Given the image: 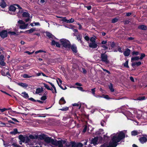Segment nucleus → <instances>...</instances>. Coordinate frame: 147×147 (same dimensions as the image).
<instances>
[{
	"mask_svg": "<svg viewBox=\"0 0 147 147\" xmlns=\"http://www.w3.org/2000/svg\"><path fill=\"white\" fill-rule=\"evenodd\" d=\"M47 143H51L53 145L55 146H58V147H81L83 144L80 143H76L75 141L69 142L67 140H54L49 137L45 138L44 140Z\"/></svg>",
	"mask_w": 147,
	"mask_h": 147,
	"instance_id": "f257e3e1",
	"label": "nucleus"
},
{
	"mask_svg": "<svg viewBox=\"0 0 147 147\" xmlns=\"http://www.w3.org/2000/svg\"><path fill=\"white\" fill-rule=\"evenodd\" d=\"M125 137V134L123 131H122L118 133L117 136H113L112 138L111 141L117 146L118 144L117 143L120 142Z\"/></svg>",
	"mask_w": 147,
	"mask_h": 147,
	"instance_id": "f03ea898",
	"label": "nucleus"
},
{
	"mask_svg": "<svg viewBox=\"0 0 147 147\" xmlns=\"http://www.w3.org/2000/svg\"><path fill=\"white\" fill-rule=\"evenodd\" d=\"M61 44L63 46L66 48L68 49H70V42L68 40L65 39H61L60 40Z\"/></svg>",
	"mask_w": 147,
	"mask_h": 147,
	"instance_id": "7ed1b4c3",
	"label": "nucleus"
},
{
	"mask_svg": "<svg viewBox=\"0 0 147 147\" xmlns=\"http://www.w3.org/2000/svg\"><path fill=\"white\" fill-rule=\"evenodd\" d=\"M106 53V52L104 53H101L100 58L101 61L102 62H105L106 64H108L109 61L108 59V56Z\"/></svg>",
	"mask_w": 147,
	"mask_h": 147,
	"instance_id": "20e7f679",
	"label": "nucleus"
},
{
	"mask_svg": "<svg viewBox=\"0 0 147 147\" xmlns=\"http://www.w3.org/2000/svg\"><path fill=\"white\" fill-rule=\"evenodd\" d=\"M9 13L11 14L15 15L16 8L13 5H11L9 7Z\"/></svg>",
	"mask_w": 147,
	"mask_h": 147,
	"instance_id": "39448f33",
	"label": "nucleus"
},
{
	"mask_svg": "<svg viewBox=\"0 0 147 147\" xmlns=\"http://www.w3.org/2000/svg\"><path fill=\"white\" fill-rule=\"evenodd\" d=\"M8 32L6 30H2L0 32V36L3 39L7 37Z\"/></svg>",
	"mask_w": 147,
	"mask_h": 147,
	"instance_id": "423d86ee",
	"label": "nucleus"
},
{
	"mask_svg": "<svg viewBox=\"0 0 147 147\" xmlns=\"http://www.w3.org/2000/svg\"><path fill=\"white\" fill-rule=\"evenodd\" d=\"M116 146L114 143L111 141V142H110L109 143V144H107L104 143L101 145L100 147H116Z\"/></svg>",
	"mask_w": 147,
	"mask_h": 147,
	"instance_id": "0eeeda50",
	"label": "nucleus"
},
{
	"mask_svg": "<svg viewBox=\"0 0 147 147\" xmlns=\"http://www.w3.org/2000/svg\"><path fill=\"white\" fill-rule=\"evenodd\" d=\"M89 46L90 48H92L93 49H96L98 47V45L95 42H91L89 44Z\"/></svg>",
	"mask_w": 147,
	"mask_h": 147,
	"instance_id": "6e6552de",
	"label": "nucleus"
},
{
	"mask_svg": "<svg viewBox=\"0 0 147 147\" xmlns=\"http://www.w3.org/2000/svg\"><path fill=\"white\" fill-rule=\"evenodd\" d=\"M46 36H48L49 39H57V38H56L54 35H52L50 33L47 32L46 33Z\"/></svg>",
	"mask_w": 147,
	"mask_h": 147,
	"instance_id": "1a4fd4ad",
	"label": "nucleus"
},
{
	"mask_svg": "<svg viewBox=\"0 0 147 147\" xmlns=\"http://www.w3.org/2000/svg\"><path fill=\"white\" fill-rule=\"evenodd\" d=\"M98 140V137H94V138L92 139L90 143L93 144L94 145H95L97 144Z\"/></svg>",
	"mask_w": 147,
	"mask_h": 147,
	"instance_id": "9d476101",
	"label": "nucleus"
},
{
	"mask_svg": "<svg viewBox=\"0 0 147 147\" xmlns=\"http://www.w3.org/2000/svg\"><path fill=\"white\" fill-rule=\"evenodd\" d=\"M140 142L142 144H144L147 141V138L145 137H142L139 139Z\"/></svg>",
	"mask_w": 147,
	"mask_h": 147,
	"instance_id": "9b49d317",
	"label": "nucleus"
},
{
	"mask_svg": "<svg viewBox=\"0 0 147 147\" xmlns=\"http://www.w3.org/2000/svg\"><path fill=\"white\" fill-rule=\"evenodd\" d=\"M130 50L128 48H127L123 52V54L125 56H128L130 53Z\"/></svg>",
	"mask_w": 147,
	"mask_h": 147,
	"instance_id": "f8f14e48",
	"label": "nucleus"
},
{
	"mask_svg": "<svg viewBox=\"0 0 147 147\" xmlns=\"http://www.w3.org/2000/svg\"><path fill=\"white\" fill-rule=\"evenodd\" d=\"M96 88H94L92 89H91V92L92 94L95 97L97 98L98 97L99 98L102 97L101 96L99 95H95V92L96 91Z\"/></svg>",
	"mask_w": 147,
	"mask_h": 147,
	"instance_id": "ddd939ff",
	"label": "nucleus"
},
{
	"mask_svg": "<svg viewBox=\"0 0 147 147\" xmlns=\"http://www.w3.org/2000/svg\"><path fill=\"white\" fill-rule=\"evenodd\" d=\"M70 48L72 51L75 53H77V47L74 45H71L70 44Z\"/></svg>",
	"mask_w": 147,
	"mask_h": 147,
	"instance_id": "4468645a",
	"label": "nucleus"
},
{
	"mask_svg": "<svg viewBox=\"0 0 147 147\" xmlns=\"http://www.w3.org/2000/svg\"><path fill=\"white\" fill-rule=\"evenodd\" d=\"M138 28L142 30H147V26L146 25H142L139 26Z\"/></svg>",
	"mask_w": 147,
	"mask_h": 147,
	"instance_id": "2eb2a0df",
	"label": "nucleus"
},
{
	"mask_svg": "<svg viewBox=\"0 0 147 147\" xmlns=\"http://www.w3.org/2000/svg\"><path fill=\"white\" fill-rule=\"evenodd\" d=\"M43 84L44 85V86L45 88H46L48 90L52 91V92L53 93H54V92L53 91V89L52 88H50L49 86L47 84L45 83H44Z\"/></svg>",
	"mask_w": 147,
	"mask_h": 147,
	"instance_id": "dca6fc26",
	"label": "nucleus"
},
{
	"mask_svg": "<svg viewBox=\"0 0 147 147\" xmlns=\"http://www.w3.org/2000/svg\"><path fill=\"white\" fill-rule=\"evenodd\" d=\"M28 99L34 102H38L41 104H42L44 102L41 101L40 100H36L32 97L29 98Z\"/></svg>",
	"mask_w": 147,
	"mask_h": 147,
	"instance_id": "f3484780",
	"label": "nucleus"
},
{
	"mask_svg": "<svg viewBox=\"0 0 147 147\" xmlns=\"http://www.w3.org/2000/svg\"><path fill=\"white\" fill-rule=\"evenodd\" d=\"M15 5L18 7V8L17 9L19 10L18 11H17V13H21L22 12V7H21L20 6V5L18 4H16Z\"/></svg>",
	"mask_w": 147,
	"mask_h": 147,
	"instance_id": "a211bd4d",
	"label": "nucleus"
},
{
	"mask_svg": "<svg viewBox=\"0 0 147 147\" xmlns=\"http://www.w3.org/2000/svg\"><path fill=\"white\" fill-rule=\"evenodd\" d=\"M11 110L10 111L11 112H16L15 111H13L11 109V108H9L8 109H7V108H4L3 109H0V111L2 113L4 111H5L7 110Z\"/></svg>",
	"mask_w": 147,
	"mask_h": 147,
	"instance_id": "6ab92c4d",
	"label": "nucleus"
},
{
	"mask_svg": "<svg viewBox=\"0 0 147 147\" xmlns=\"http://www.w3.org/2000/svg\"><path fill=\"white\" fill-rule=\"evenodd\" d=\"M66 101L65 100L64 97H62L60 100L59 103L60 105H63L65 103Z\"/></svg>",
	"mask_w": 147,
	"mask_h": 147,
	"instance_id": "aec40b11",
	"label": "nucleus"
},
{
	"mask_svg": "<svg viewBox=\"0 0 147 147\" xmlns=\"http://www.w3.org/2000/svg\"><path fill=\"white\" fill-rule=\"evenodd\" d=\"M7 6V4L5 2V1H1L0 3V6L2 8H5Z\"/></svg>",
	"mask_w": 147,
	"mask_h": 147,
	"instance_id": "412c9836",
	"label": "nucleus"
},
{
	"mask_svg": "<svg viewBox=\"0 0 147 147\" xmlns=\"http://www.w3.org/2000/svg\"><path fill=\"white\" fill-rule=\"evenodd\" d=\"M18 85L20 86L23 87L27 88L28 86V85L26 83L20 82L18 83Z\"/></svg>",
	"mask_w": 147,
	"mask_h": 147,
	"instance_id": "4be33fe9",
	"label": "nucleus"
},
{
	"mask_svg": "<svg viewBox=\"0 0 147 147\" xmlns=\"http://www.w3.org/2000/svg\"><path fill=\"white\" fill-rule=\"evenodd\" d=\"M141 64V62L140 61H139L138 62H136L132 63L131 64V66L134 67L136 65L137 66H138L140 65Z\"/></svg>",
	"mask_w": 147,
	"mask_h": 147,
	"instance_id": "5701e85b",
	"label": "nucleus"
},
{
	"mask_svg": "<svg viewBox=\"0 0 147 147\" xmlns=\"http://www.w3.org/2000/svg\"><path fill=\"white\" fill-rule=\"evenodd\" d=\"M19 139L22 142H24L25 141V138L22 135H20L19 136Z\"/></svg>",
	"mask_w": 147,
	"mask_h": 147,
	"instance_id": "b1692460",
	"label": "nucleus"
},
{
	"mask_svg": "<svg viewBox=\"0 0 147 147\" xmlns=\"http://www.w3.org/2000/svg\"><path fill=\"white\" fill-rule=\"evenodd\" d=\"M22 16L24 17H30V14L28 12H24L22 14Z\"/></svg>",
	"mask_w": 147,
	"mask_h": 147,
	"instance_id": "393cba45",
	"label": "nucleus"
},
{
	"mask_svg": "<svg viewBox=\"0 0 147 147\" xmlns=\"http://www.w3.org/2000/svg\"><path fill=\"white\" fill-rule=\"evenodd\" d=\"M29 138L30 139H37L38 138V136L37 135L35 136L33 135L32 134H30L29 136Z\"/></svg>",
	"mask_w": 147,
	"mask_h": 147,
	"instance_id": "a878e982",
	"label": "nucleus"
},
{
	"mask_svg": "<svg viewBox=\"0 0 147 147\" xmlns=\"http://www.w3.org/2000/svg\"><path fill=\"white\" fill-rule=\"evenodd\" d=\"M140 59L139 56H136L134 57H132L131 58V61L133 62V61H137Z\"/></svg>",
	"mask_w": 147,
	"mask_h": 147,
	"instance_id": "bb28decb",
	"label": "nucleus"
},
{
	"mask_svg": "<svg viewBox=\"0 0 147 147\" xmlns=\"http://www.w3.org/2000/svg\"><path fill=\"white\" fill-rule=\"evenodd\" d=\"M22 94H23L22 96L25 98H28L29 96L28 94V93H26V92H22Z\"/></svg>",
	"mask_w": 147,
	"mask_h": 147,
	"instance_id": "cd10ccee",
	"label": "nucleus"
},
{
	"mask_svg": "<svg viewBox=\"0 0 147 147\" xmlns=\"http://www.w3.org/2000/svg\"><path fill=\"white\" fill-rule=\"evenodd\" d=\"M139 133L137 131L134 130L131 132V135L132 136H136Z\"/></svg>",
	"mask_w": 147,
	"mask_h": 147,
	"instance_id": "c85d7f7f",
	"label": "nucleus"
},
{
	"mask_svg": "<svg viewBox=\"0 0 147 147\" xmlns=\"http://www.w3.org/2000/svg\"><path fill=\"white\" fill-rule=\"evenodd\" d=\"M35 30H36V29L35 28H32L28 30H27L26 31V32H28V33L30 34V33H32L34 31H35Z\"/></svg>",
	"mask_w": 147,
	"mask_h": 147,
	"instance_id": "c756f323",
	"label": "nucleus"
},
{
	"mask_svg": "<svg viewBox=\"0 0 147 147\" xmlns=\"http://www.w3.org/2000/svg\"><path fill=\"white\" fill-rule=\"evenodd\" d=\"M21 76L23 77L24 78H31L33 76H29L27 74H23L21 75Z\"/></svg>",
	"mask_w": 147,
	"mask_h": 147,
	"instance_id": "7c9ffc66",
	"label": "nucleus"
},
{
	"mask_svg": "<svg viewBox=\"0 0 147 147\" xmlns=\"http://www.w3.org/2000/svg\"><path fill=\"white\" fill-rule=\"evenodd\" d=\"M109 88L111 92H113L114 91V89L113 88V86L112 83H110V85L109 86Z\"/></svg>",
	"mask_w": 147,
	"mask_h": 147,
	"instance_id": "2f4dec72",
	"label": "nucleus"
},
{
	"mask_svg": "<svg viewBox=\"0 0 147 147\" xmlns=\"http://www.w3.org/2000/svg\"><path fill=\"white\" fill-rule=\"evenodd\" d=\"M74 36H76L77 39L79 41H80V43H82V41L81 40L82 37H80L79 35H75V34H73Z\"/></svg>",
	"mask_w": 147,
	"mask_h": 147,
	"instance_id": "473e14b6",
	"label": "nucleus"
},
{
	"mask_svg": "<svg viewBox=\"0 0 147 147\" xmlns=\"http://www.w3.org/2000/svg\"><path fill=\"white\" fill-rule=\"evenodd\" d=\"M8 34H10V36H13L16 35H18V34H17L15 32H11V31H9L8 32Z\"/></svg>",
	"mask_w": 147,
	"mask_h": 147,
	"instance_id": "72a5a7b5",
	"label": "nucleus"
},
{
	"mask_svg": "<svg viewBox=\"0 0 147 147\" xmlns=\"http://www.w3.org/2000/svg\"><path fill=\"white\" fill-rule=\"evenodd\" d=\"M18 129H14L13 130V131L10 132L11 134H12L15 135L17 134Z\"/></svg>",
	"mask_w": 147,
	"mask_h": 147,
	"instance_id": "f704fd0d",
	"label": "nucleus"
},
{
	"mask_svg": "<svg viewBox=\"0 0 147 147\" xmlns=\"http://www.w3.org/2000/svg\"><path fill=\"white\" fill-rule=\"evenodd\" d=\"M128 61L127 60L123 64V65L124 67L126 68H128L129 67V66L128 65Z\"/></svg>",
	"mask_w": 147,
	"mask_h": 147,
	"instance_id": "c9c22d12",
	"label": "nucleus"
},
{
	"mask_svg": "<svg viewBox=\"0 0 147 147\" xmlns=\"http://www.w3.org/2000/svg\"><path fill=\"white\" fill-rule=\"evenodd\" d=\"M59 18H62V21L63 22L67 23V20L66 19V17H57Z\"/></svg>",
	"mask_w": 147,
	"mask_h": 147,
	"instance_id": "e433bc0d",
	"label": "nucleus"
},
{
	"mask_svg": "<svg viewBox=\"0 0 147 147\" xmlns=\"http://www.w3.org/2000/svg\"><path fill=\"white\" fill-rule=\"evenodd\" d=\"M28 24H26L24 25H20V28L21 29H25L27 28Z\"/></svg>",
	"mask_w": 147,
	"mask_h": 147,
	"instance_id": "4c0bfd02",
	"label": "nucleus"
},
{
	"mask_svg": "<svg viewBox=\"0 0 147 147\" xmlns=\"http://www.w3.org/2000/svg\"><path fill=\"white\" fill-rule=\"evenodd\" d=\"M44 52L45 53H46V51H43L42 50H39L38 51H37L35 52V54L36 55L38 53H39Z\"/></svg>",
	"mask_w": 147,
	"mask_h": 147,
	"instance_id": "58836bf2",
	"label": "nucleus"
},
{
	"mask_svg": "<svg viewBox=\"0 0 147 147\" xmlns=\"http://www.w3.org/2000/svg\"><path fill=\"white\" fill-rule=\"evenodd\" d=\"M118 19L117 18H115L113 19L112 20L111 22L112 23H115L118 22Z\"/></svg>",
	"mask_w": 147,
	"mask_h": 147,
	"instance_id": "ea45409f",
	"label": "nucleus"
},
{
	"mask_svg": "<svg viewBox=\"0 0 147 147\" xmlns=\"http://www.w3.org/2000/svg\"><path fill=\"white\" fill-rule=\"evenodd\" d=\"M40 88H38L36 89V90L35 92V93L36 94H38L40 93H41Z\"/></svg>",
	"mask_w": 147,
	"mask_h": 147,
	"instance_id": "a19ab883",
	"label": "nucleus"
},
{
	"mask_svg": "<svg viewBox=\"0 0 147 147\" xmlns=\"http://www.w3.org/2000/svg\"><path fill=\"white\" fill-rule=\"evenodd\" d=\"M68 107H62L61 109H59V110L63 111H66L68 110Z\"/></svg>",
	"mask_w": 147,
	"mask_h": 147,
	"instance_id": "79ce46f5",
	"label": "nucleus"
},
{
	"mask_svg": "<svg viewBox=\"0 0 147 147\" xmlns=\"http://www.w3.org/2000/svg\"><path fill=\"white\" fill-rule=\"evenodd\" d=\"M45 135L43 134L42 135H39V138L41 140H45Z\"/></svg>",
	"mask_w": 147,
	"mask_h": 147,
	"instance_id": "37998d69",
	"label": "nucleus"
},
{
	"mask_svg": "<svg viewBox=\"0 0 147 147\" xmlns=\"http://www.w3.org/2000/svg\"><path fill=\"white\" fill-rule=\"evenodd\" d=\"M47 99V96H43L40 98V100H45Z\"/></svg>",
	"mask_w": 147,
	"mask_h": 147,
	"instance_id": "c03bdc74",
	"label": "nucleus"
},
{
	"mask_svg": "<svg viewBox=\"0 0 147 147\" xmlns=\"http://www.w3.org/2000/svg\"><path fill=\"white\" fill-rule=\"evenodd\" d=\"M72 105L74 107V106H77L79 107V109H80L81 107V105H80V106H79V104L78 103H74V104H72Z\"/></svg>",
	"mask_w": 147,
	"mask_h": 147,
	"instance_id": "a18cd8bd",
	"label": "nucleus"
},
{
	"mask_svg": "<svg viewBox=\"0 0 147 147\" xmlns=\"http://www.w3.org/2000/svg\"><path fill=\"white\" fill-rule=\"evenodd\" d=\"M102 97H103L106 99H109L110 98H109V96L108 95H105V94H102Z\"/></svg>",
	"mask_w": 147,
	"mask_h": 147,
	"instance_id": "49530a36",
	"label": "nucleus"
},
{
	"mask_svg": "<svg viewBox=\"0 0 147 147\" xmlns=\"http://www.w3.org/2000/svg\"><path fill=\"white\" fill-rule=\"evenodd\" d=\"M67 23H73L74 21V19L72 18H71L70 20H67Z\"/></svg>",
	"mask_w": 147,
	"mask_h": 147,
	"instance_id": "de8ad7c7",
	"label": "nucleus"
},
{
	"mask_svg": "<svg viewBox=\"0 0 147 147\" xmlns=\"http://www.w3.org/2000/svg\"><path fill=\"white\" fill-rule=\"evenodd\" d=\"M0 64L3 66H4L6 64V63L4 62V61H0Z\"/></svg>",
	"mask_w": 147,
	"mask_h": 147,
	"instance_id": "09e8293b",
	"label": "nucleus"
},
{
	"mask_svg": "<svg viewBox=\"0 0 147 147\" xmlns=\"http://www.w3.org/2000/svg\"><path fill=\"white\" fill-rule=\"evenodd\" d=\"M139 54V52L138 51H133L132 52V55H137Z\"/></svg>",
	"mask_w": 147,
	"mask_h": 147,
	"instance_id": "8fccbe9b",
	"label": "nucleus"
},
{
	"mask_svg": "<svg viewBox=\"0 0 147 147\" xmlns=\"http://www.w3.org/2000/svg\"><path fill=\"white\" fill-rule=\"evenodd\" d=\"M12 145L14 146L15 147H20L21 146L18 144H17L16 143L13 142L12 144Z\"/></svg>",
	"mask_w": 147,
	"mask_h": 147,
	"instance_id": "3c124183",
	"label": "nucleus"
},
{
	"mask_svg": "<svg viewBox=\"0 0 147 147\" xmlns=\"http://www.w3.org/2000/svg\"><path fill=\"white\" fill-rule=\"evenodd\" d=\"M29 138V137H27L25 138V142L26 143H28L30 141V139Z\"/></svg>",
	"mask_w": 147,
	"mask_h": 147,
	"instance_id": "603ef678",
	"label": "nucleus"
},
{
	"mask_svg": "<svg viewBox=\"0 0 147 147\" xmlns=\"http://www.w3.org/2000/svg\"><path fill=\"white\" fill-rule=\"evenodd\" d=\"M145 56V54L144 53H142L141 54V56L140 57V59L141 60Z\"/></svg>",
	"mask_w": 147,
	"mask_h": 147,
	"instance_id": "864d4df0",
	"label": "nucleus"
},
{
	"mask_svg": "<svg viewBox=\"0 0 147 147\" xmlns=\"http://www.w3.org/2000/svg\"><path fill=\"white\" fill-rule=\"evenodd\" d=\"M90 41L91 42H95V41H96V40H95V39L93 37H92L90 39Z\"/></svg>",
	"mask_w": 147,
	"mask_h": 147,
	"instance_id": "5fc2aeb1",
	"label": "nucleus"
},
{
	"mask_svg": "<svg viewBox=\"0 0 147 147\" xmlns=\"http://www.w3.org/2000/svg\"><path fill=\"white\" fill-rule=\"evenodd\" d=\"M145 99V97L144 96L139 97L138 98V100H144Z\"/></svg>",
	"mask_w": 147,
	"mask_h": 147,
	"instance_id": "6e6d98bb",
	"label": "nucleus"
},
{
	"mask_svg": "<svg viewBox=\"0 0 147 147\" xmlns=\"http://www.w3.org/2000/svg\"><path fill=\"white\" fill-rule=\"evenodd\" d=\"M4 57L3 55H0V61H4Z\"/></svg>",
	"mask_w": 147,
	"mask_h": 147,
	"instance_id": "4d7b16f0",
	"label": "nucleus"
},
{
	"mask_svg": "<svg viewBox=\"0 0 147 147\" xmlns=\"http://www.w3.org/2000/svg\"><path fill=\"white\" fill-rule=\"evenodd\" d=\"M1 73L2 75L3 76H6V74H5V72L4 71L2 70H1Z\"/></svg>",
	"mask_w": 147,
	"mask_h": 147,
	"instance_id": "13d9d810",
	"label": "nucleus"
},
{
	"mask_svg": "<svg viewBox=\"0 0 147 147\" xmlns=\"http://www.w3.org/2000/svg\"><path fill=\"white\" fill-rule=\"evenodd\" d=\"M77 88L79 90L82 91H83V92H84V91H85L84 90H83V88L82 87H77Z\"/></svg>",
	"mask_w": 147,
	"mask_h": 147,
	"instance_id": "bf43d9fd",
	"label": "nucleus"
},
{
	"mask_svg": "<svg viewBox=\"0 0 147 147\" xmlns=\"http://www.w3.org/2000/svg\"><path fill=\"white\" fill-rule=\"evenodd\" d=\"M101 47L104 49V50H106L108 49V47L105 45H102L101 46Z\"/></svg>",
	"mask_w": 147,
	"mask_h": 147,
	"instance_id": "052dcab7",
	"label": "nucleus"
},
{
	"mask_svg": "<svg viewBox=\"0 0 147 147\" xmlns=\"http://www.w3.org/2000/svg\"><path fill=\"white\" fill-rule=\"evenodd\" d=\"M34 51H33L32 52H30L29 51H25L24 53H26L27 54H28V55H30L34 53Z\"/></svg>",
	"mask_w": 147,
	"mask_h": 147,
	"instance_id": "680f3d73",
	"label": "nucleus"
},
{
	"mask_svg": "<svg viewBox=\"0 0 147 147\" xmlns=\"http://www.w3.org/2000/svg\"><path fill=\"white\" fill-rule=\"evenodd\" d=\"M57 42H56L55 40H53L51 41V45L53 46H54L55 45Z\"/></svg>",
	"mask_w": 147,
	"mask_h": 147,
	"instance_id": "e2e57ef3",
	"label": "nucleus"
},
{
	"mask_svg": "<svg viewBox=\"0 0 147 147\" xmlns=\"http://www.w3.org/2000/svg\"><path fill=\"white\" fill-rule=\"evenodd\" d=\"M115 43L114 42H112L111 45V47L112 48H113L115 46Z\"/></svg>",
	"mask_w": 147,
	"mask_h": 147,
	"instance_id": "0e129e2a",
	"label": "nucleus"
},
{
	"mask_svg": "<svg viewBox=\"0 0 147 147\" xmlns=\"http://www.w3.org/2000/svg\"><path fill=\"white\" fill-rule=\"evenodd\" d=\"M84 38L87 41H88L90 40V38H89V37L88 36H85L84 37Z\"/></svg>",
	"mask_w": 147,
	"mask_h": 147,
	"instance_id": "69168bd1",
	"label": "nucleus"
},
{
	"mask_svg": "<svg viewBox=\"0 0 147 147\" xmlns=\"http://www.w3.org/2000/svg\"><path fill=\"white\" fill-rule=\"evenodd\" d=\"M85 7L87 8L88 10H90L91 8L92 7L91 5H88L87 6H85Z\"/></svg>",
	"mask_w": 147,
	"mask_h": 147,
	"instance_id": "338daca9",
	"label": "nucleus"
},
{
	"mask_svg": "<svg viewBox=\"0 0 147 147\" xmlns=\"http://www.w3.org/2000/svg\"><path fill=\"white\" fill-rule=\"evenodd\" d=\"M18 23L20 24H24V22L21 20H20L18 21Z\"/></svg>",
	"mask_w": 147,
	"mask_h": 147,
	"instance_id": "774afa93",
	"label": "nucleus"
}]
</instances>
